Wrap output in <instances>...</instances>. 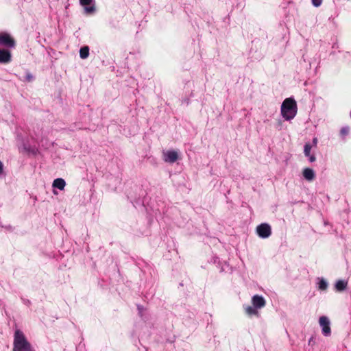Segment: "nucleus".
I'll return each mask as SVG.
<instances>
[{
	"label": "nucleus",
	"mask_w": 351,
	"mask_h": 351,
	"mask_svg": "<svg viewBox=\"0 0 351 351\" xmlns=\"http://www.w3.org/2000/svg\"><path fill=\"white\" fill-rule=\"evenodd\" d=\"M252 303L254 308L256 309L261 308L265 306V300L263 297L255 295L252 298Z\"/></svg>",
	"instance_id": "8"
},
{
	"label": "nucleus",
	"mask_w": 351,
	"mask_h": 351,
	"mask_svg": "<svg viewBox=\"0 0 351 351\" xmlns=\"http://www.w3.org/2000/svg\"><path fill=\"white\" fill-rule=\"evenodd\" d=\"M66 182L62 178H57L53 182V186L60 190L64 189Z\"/></svg>",
	"instance_id": "12"
},
{
	"label": "nucleus",
	"mask_w": 351,
	"mask_h": 351,
	"mask_svg": "<svg viewBox=\"0 0 351 351\" xmlns=\"http://www.w3.org/2000/svg\"><path fill=\"white\" fill-rule=\"evenodd\" d=\"M94 2V0H80V3L82 6H84L85 12L88 14H93L95 12L96 8L95 5H91Z\"/></svg>",
	"instance_id": "9"
},
{
	"label": "nucleus",
	"mask_w": 351,
	"mask_h": 351,
	"mask_svg": "<svg viewBox=\"0 0 351 351\" xmlns=\"http://www.w3.org/2000/svg\"><path fill=\"white\" fill-rule=\"evenodd\" d=\"M348 282L345 280H339L335 284V288L339 291L345 290L347 287Z\"/></svg>",
	"instance_id": "13"
},
{
	"label": "nucleus",
	"mask_w": 351,
	"mask_h": 351,
	"mask_svg": "<svg viewBox=\"0 0 351 351\" xmlns=\"http://www.w3.org/2000/svg\"><path fill=\"white\" fill-rule=\"evenodd\" d=\"M0 45L14 48L16 45L15 40L9 34L6 32L0 33Z\"/></svg>",
	"instance_id": "3"
},
{
	"label": "nucleus",
	"mask_w": 351,
	"mask_h": 351,
	"mask_svg": "<svg viewBox=\"0 0 351 351\" xmlns=\"http://www.w3.org/2000/svg\"><path fill=\"white\" fill-rule=\"evenodd\" d=\"M3 172V164L2 162L0 161V174H1Z\"/></svg>",
	"instance_id": "22"
},
{
	"label": "nucleus",
	"mask_w": 351,
	"mask_h": 351,
	"mask_svg": "<svg viewBox=\"0 0 351 351\" xmlns=\"http://www.w3.org/2000/svg\"><path fill=\"white\" fill-rule=\"evenodd\" d=\"M311 148H312V146L309 143H306L305 144L304 149V153L306 157L310 156Z\"/></svg>",
	"instance_id": "15"
},
{
	"label": "nucleus",
	"mask_w": 351,
	"mask_h": 351,
	"mask_svg": "<svg viewBox=\"0 0 351 351\" xmlns=\"http://www.w3.org/2000/svg\"><path fill=\"white\" fill-rule=\"evenodd\" d=\"M328 287V284L326 280L324 279H322L319 282V289L322 291L326 290Z\"/></svg>",
	"instance_id": "16"
},
{
	"label": "nucleus",
	"mask_w": 351,
	"mask_h": 351,
	"mask_svg": "<svg viewBox=\"0 0 351 351\" xmlns=\"http://www.w3.org/2000/svg\"><path fill=\"white\" fill-rule=\"evenodd\" d=\"M256 232L261 238H268L271 234V226L266 223H261L257 226Z\"/></svg>",
	"instance_id": "4"
},
{
	"label": "nucleus",
	"mask_w": 351,
	"mask_h": 351,
	"mask_svg": "<svg viewBox=\"0 0 351 351\" xmlns=\"http://www.w3.org/2000/svg\"><path fill=\"white\" fill-rule=\"evenodd\" d=\"M245 313L249 315V316H256V317H258L259 316V313L258 311V310L253 306H247L245 307Z\"/></svg>",
	"instance_id": "11"
},
{
	"label": "nucleus",
	"mask_w": 351,
	"mask_h": 351,
	"mask_svg": "<svg viewBox=\"0 0 351 351\" xmlns=\"http://www.w3.org/2000/svg\"><path fill=\"white\" fill-rule=\"evenodd\" d=\"M308 157L309 161L311 162H315V160H316V158H315V156L314 155H310V156H308Z\"/></svg>",
	"instance_id": "19"
},
{
	"label": "nucleus",
	"mask_w": 351,
	"mask_h": 351,
	"mask_svg": "<svg viewBox=\"0 0 351 351\" xmlns=\"http://www.w3.org/2000/svg\"><path fill=\"white\" fill-rule=\"evenodd\" d=\"M319 323L322 329V333L324 336H329L331 333L330 327V321L326 316H322L319 317Z\"/></svg>",
	"instance_id": "5"
},
{
	"label": "nucleus",
	"mask_w": 351,
	"mask_h": 351,
	"mask_svg": "<svg viewBox=\"0 0 351 351\" xmlns=\"http://www.w3.org/2000/svg\"><path fill=\"white\" fill-rule=\"evenodd\" d=\"M26 77H27V81H29V82H30L33 78L32 75L29 73H28Z\"/></svg>",
	"instance_id": "20"
},
{
	"label": "nucleus",
	"mask_w": 351,
	"mask_h": 351,
	"mask_svg": "<svg viewBox=\"0 0 351 351\" xmlns=\"http://www.w3.org/2000/svg\"><path fill=\"white\" fill-rule=\"evenodd\" d=\"M322 3V0H312V3L314 6L318 7Z\"/></svg>",
	"instance_id": "18"
},
{
	"label": "nucleus",
	"mask_w": 351,
	"mask_h": 351,
	"mask_svg": "<svg viewBox=\"0 0 351 351\" xmlns=\"http://www.w3.org/2000/svg\"><path fill=\"white\" fill-rule=\"evenodd\" d=\"M12 60L11 52L5 49H0V63L8 64Z\"/></svg>",
	"instance_id": "7"
},
{
	"label": "nucleus",
	"mask_w": 351,
	"mask_h": 351,
	"mask_svg": "<svg viewBox=\"0 0 351 351\" xmlns=\"http://www.w3.org/2000/svg\"><path fill=\"white\" fill-rule=\"evenodd\" d=\"M296 101L293 98L285 99L281 106V114L286 120H291L297 114Z\"/></svg>",
	"instance_id": "2"
},
{
	"label": "nucleus",
	"mask_w": 351,
	"mask_h": 351,
	"mask_svg": "<svg viewBox=\"0 0 351 351\" xmlns=\"http://www.w3.org/2000/svg\"><path fill=\"white\" fill-rule=\"evenodd\" d=\"M317 141H317V138H313V145L316 146L317 144Z\"/></svg>",
	"instance_id": "21"
},
{
	"label": "nucleus",
	"mask_w": 351,
	"mask_h": 351,
	"mask_svg": "<svg viewBox=\"0 0 351 351\" xmlns=\"http://www.w3.org/2000/svg\"><path fill=\"white\" fill-rule=\"evenodd\" d=\"M349 131L350 130L348 127H344L341 129L340 134L341 136H345L348 134Z\"/></svg>",
	"instance_id": "17"
},
{
	"label": "nucleus",
	"mask_w": 351,
	"mask_h": 351,
	"mask_svg": "<svg viewBox=\"0 0 351 351\" xmlns=\"http://www.w3.org/2000/svg\"><path fill=\"white\" fill-rule=\"evenodd\" d=\"M178 159V154L176 151L169 150L163 153V160L166 162L173 163Z\"/></svg>",
	"instance_id": "6"
},
{
	"label": "nucleus",
	"mask_w": 351,
	"mask_h": 351,
	"mask_svg": "<svg viewBox=\"0 0 351 351\" xmlns=\"http://www.w3.org/2000/svg\"><path fill=\"white\" fill-rule=\"evenodd\" d=\"M12 351H34L20 330H16L14 332Z\"/></svg>",
	"instance_id": "1"
},
{
	"label": "nucleus",
	"mask_w": 351,
	"mask_h": 351,
	"mask_svg": "<svg viewBox=\"0 0 351 351\" xmlns=\"http://www.w3.org/2000/svg\"><path fill=\"white\" fill-rule=\"evenodd\" d=\"M303 176L308 181H312L315 178V174L314 171L310 168H305L303 170Z\"/></svg>",
	"instance_id": "10"
},
{
	"label": "nucleus",
	"mask_w": 351,
	"mask_h": 351,
	"mask_svg": "<svg viewBox=\"0 0 351 351\" xmlns=\"http://www.w3.org/2000/svg\"><path fill=\"white\" fill-rule=\"evenodd\" d=\"M89 55V48L87 46L83 47L80 50V56L82 59L86 58Z\"/></svg>",
	"instance_id": "14"
}]
</instances>
